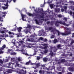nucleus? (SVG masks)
<instances>
[{"mask_svg": "<svg viewBox=\"0 0 74 74\" xmlns=\"http://www.w3.org/2000/svg\"><path fill=\"white\" fill-rule=\"evenodd\" d=\"M59 23H60L61 25H63L64 26H69V25L66 23L64 22H63L62 21H56L55 23V25L57 27L59 26Z\"/></svg>", "mask_w": 74, "mask_h": 74, "instance_id": "nucleus-1", "label": "nucleus"}, {"mask_svg": "<svg viewBox=\"0 0 74 74\" xmlns=\"http://www.w3.org/2000/svg\"><path fill=\"white\" fill-rule=\"evenodd\" d=\"M65 29L67 30L66 31L65 33L61 32V35H62V36H67V35H69V34H71V33L70 29L68 28L67 27H66Z\"/></svg>", "mask_w": 74, "mask_h": 74, "instance_id": "nucleus-2", "label": "nucleus"}, {"mask_svg": "<svg viewBox=\"0 0 74 74\" xmlns=\"http://www.w3.org/2000/svg\"><path fill=\"white\" fill-rule=\"evenodd\" d=\"M51 32H52L53 34H55L56 33V32L58 33V36H59L60 35H62V32H59V30L56 29V28L54 29L51 31Z\"/></svg>", "mask_w": 74, "mask_h": 74, "instance_id": "nucleus-3", "label": "nucleus"}, {"mask_svg": "<svg viewBox=\"0 0 74 74\" xmlns=\"http://www.w3.org/2000/svg\"><path fill=\"white\" fill-rule=\"evenodd\" d=\"M31 27H32L31 25L29 24H28L27 25V27H26L25 30H24L23 32H24V33H25L26 34H27L28 32H29L30 31V29H31Z\"/></svg>", "mask_w": 74, "mask_h": 74, "instance_id": "nucleus-4", "label": "nucleus"}, {"mask_svg": "<svg viewBox=\"0 0 74 74\" xmlns=\"http://www.w3.org/2000/svg\"><path fill=\"white\" fill-rule=\"evenodd\" d=\"M18 46H21V44L22 45V47H26V43L24 41H23L22 40H21L19 41L18 42Z\"/></svg>", "mask_w": 74, "mask_h": 74, "instance_id": "nucleus-5", "label": "nucleus"}, {"mask_svg": "<svg viewBox=\"0 0 74 74\" xmlns=\"http://www.w3.org/2000/svg\"><path fill=\"white\" fill-rule=\"evenodd\" d=\"M46 64H43L41 65V67H43V69L44 70H51V69H50L51 66H49V68H47V67H45Z\"/></svg>", "mask_w": 74, "mask_h": 74, "instance_id": "nucleus-6", "label": "nucleus"}, {"mask_svg": "<svg viewBox=\"0 0 74 74\" xmlns=\"http://www.w3.org/2000/svg\"><path fill=\"white\" fill-rule=\"evenodd\" d=\"M36 63V64L34 65V66H33V68H34V69H37V68L40 67V63L36 64V63Z\"/></svg>", "mask_w": 74, "mask_h": 74, "instance_id": "nucleus-7", "label": "nucleus"}, {"mask_svg": "<svg viewBox=\"0 0 74 74\" xmlns=\"http://www.w3.org/2000/svg\"><path fill=\"white\" fill-rule=\"evenodd\" d=\"M32 49L34 50V53L33 54V55H36V53H37V52L38 51V50H37V47H36V46H32Z\"/></svg>", "mask_w": 74, "mask_h": 74, "instance_id": "nucleus-8", "label": "nucleus"}, {"mask_svg": "<svg viewBox=\"0 0 74 74\" xmlns=\"http://www.w3.org/2000/svg\"><path fill=\"white\" fill-rule=\"evenodd\" d=\"M41 45H43V46H44V47L41 46L40 47V48H41L42 49H47L48 48V44L47 43V44H42Z\"/></svg>", "mask_w": 74, "mask_h": 74, "instance_id": "nucleus-9", "label": "nucleus"}, {"mask_svg": "<svg viewBox=\"0 0 74 74\" xmlns=\"http://www.w3.org/2000/svg\"><path fill=\"white\" fill-rule=\"evenodd\" d=\"M30 63L31 65H33L34 66L36 64V63H32V61L31 60H29V61L26 62L25 64V65H29Z\"/></svg>", "mask_w": 74, "mask_h": 74, "instance_id": "nucleus-10", "label": "nucleus"}, {"mask_svg": "<svg viewBox=\"0 0 74 74\" xmlns=\"http://www.w3.org/2000/svg\"><path fill=\"white\" fill-rule=\"evenodd\" d=\"M21 71L20 72L17 71L16 73H19L20 74H25V73H26V71L25 70L24 71V70L23 69H22Z\"/></svg>", "mask_w": 74, "mask_h": 74, "instance_id": "nucleus-11", "label": "nucleus"}, {"mask_svg": "<svg viewBox=\"0 0 74 74\" xmlns=\"http://www.w3.org/2000/svg\"><path fill=\"white\" fill-rule=\"evenodd\" d=\"M21 15L22 16V19L23 21H27L26 19H24V18L26 17V16L22 14H21Z\"/></svg>", "mask_w": 74, "mask_h": 74, "instance_id": "nucleus-12", "label": "nucleus"}, {"mask_svg": "<svg viewBox=\"0 0 74 74\" xmlns=\"http://www.w3.org/2000/svg\"><path fill=\"white\" fill-rule=\"evenodd\" d=\"M39 73L40 74H44V73H45V71L41 69L39 71Z\"/></svg>", "mask_w": 74, "mask_h": 74, "instance_id": "nucleus-13", "label": "nucleus"}, {"mask_svg": "<svg viewBox=\"0 0 74 74\" xmlns=\"http://www.w3.org/2000/svg\"><path fill=\"white\" fill-rule=\"evenodd\" d=\"M41 11H42V12H43V13H41L40 12V14H42L43 15L40 16V18H44V11H43V9H42V8L41 9Z\"/></svg>", "mask_w": 74, "mask_h": 74, "instance_id": "nucleus-14", "label": "nucleus"}, {"mask_svg": "<svg viewBox=\"0 0 74 74\" xmlns=\"http://www.w3.org/2000/svg\"><path fill=\"white\" fill-rule=\"evenodd\" d=\"M37 40V38H36V39H34L33 38H31V42H36V41Z\"/></svg>", "mask_w": 74, "mask_h": 74, "instance_id": "nucleus-15", "label": "nucleus"}, {"mask_svg": "<svg viewBox=\"0 0 74 74\" xmlns=\"http://www.w3.org/2000/svg\"><path fill=\"white\" fill-rule=\"evenodd\" d=\"M28 15H29V16H37V14L36 15H35V13H34L33 14H32L31 13H28Z\"/></svg>", "mask_w": 74, "mask_h": 74, "instance_id": "nucleus-16", "label": "nucleus"}, {"mask_svg": "<svg viewBox=\"0 0 74 74\" xmlns=\"http://www.w3.org/2000/svg\"><path fill=\"white\" fill-rule=\"evenodd\" d=\"M69 70L70 71H74V67H69Z\"/></svg>", "mask_w": 74, "mask_h": 74, "instance_id": "nucleus-17", "label": "nucleus"}, {"mask_svg": "<svg viewBox=\"0 0 74 74\" xmlns=\"http://www.w3.org/2000/svg\"><path fill=\"white\" fill-rule=\"evenodd\" d=\"M22 27H19L18 28H17V30H18V32H19V33H20L21 32V30L22 29Z\"/></svg>", "mask_w": 74, "mask_h": 74, "instance_id": "nucleus-18", "label": "nucleus"}, {"mask_svg": "<svg viewBox=\"0 0 74 74\" xmlns=\"http://www.w3.org/2000/svg\"><path fill=\"white\" fill-rule=\"evenodd\" d=\"M69 14H70V15H72V14H73V18H74V12H73H73H72V11L70 10V11H69Z\"/></svg>", "mask_w": 74, "mask_h": 74, "instance_id": "nucleus-19", "label": "nucleus"}, {"mask_svg": "<svg viewBox=\"0 0 74 74\" xmlns=\"http://www.w3.org/2000/svg\"><path fill=\"white\" fill-rule=\"evenodd\" d=\"M16 64L15 66V67H16V66H18V67H19V65H21L18 64V61H16Z\"/></svg>", "mask_w": 74, "mask_h": 74, "instance_id": "nucleus-20", "label": "nucleus"}, {"mask_svg": "<svg viewBox=\"0 0 74 74\" xmlns=\"http://www.w3.org/2000/svg\"><path fill=\"white\" fill-rule=\"evenodd\" d=\"M7 73H12V69H8L7 71Z\"/></svg>", "mask_w": 74, "mask_h": 74, "instance_id": "nucleus-21", "label": "nucleus"}, {"mask_svg": "<svg viewBox=\"0 0 74 74\" xmlns=\"http://www.w3.org/2000/svg\"><path fill=\"white\" fill-rule=\"evenodd\" d=\"M50 53H49V55H50L52 57L53 56V52H52V50L50 51Z\"/></svg>", "mask_w": 74, "mask_h": 74, "instance_id": "nucleus-22", "label": "nucleus"}, {"mask_svg": "<svg viewBox=\"0 0 74 74\" xmlns=\"http://www.w3.org/2000/svg\"><path fill=\"white\" fill-rule=\"evenodd\" d=\"M43 40V38L42 37H40L39 39H37V40L36 41V42H38L40 40Z\"/></svg>", "mask_w": 74, "mask_h": 74, "instance_id": "nucleus-23", "label": "nucleus"}, {"mask_svg": "<svg viewBox=\"0 0 74 74\" xmlns=\"http://www.w3.org/2000/svg\"><path fill=\"white\" fill-rule=\"evenodd\" d=\"M43 60L44 62H47L48 60V58L46 57H45L43 58Z\"/></svg>", "mask_w": 74, "mask_h": 74, "instance_id": "nucleus-24", "label": "nucleus"}, {"mask_svg": "<svg viewBox=\"0 0 74 74\" xmlns=\"http://www.w3.org/2000/svg\"><path fill=\"white\" fill-rule=\"evenodd\" d=\"M39 32L40 33H41L43 34H46L45 32H44V30L43 29L41 31H39Z\"/></svg>", "mask_w": 74, "mask_h": 74, "instance_id": "nucleus-25", "label": "nucleus"}, {"mask_svg": "<svg viewBox=\"0 0 74 74\" xmlns=\"http://www.w3.org/2000/svg\"><path fill=\"white\" fill-rule=\"evenodd\" d=\"M57 49H58L56 48V46L54 47V48H53V51L54 52H56Z\"/></svg>", "mask_w": 74, "mask_h": 74, "instance_id": "nucleus-26", "label": "nucleus"}, {"mask_svg": "<svg viewBox=\"0 0 74 74\" xmlns=\"http://www.w3.org/2000/svg\"><path fill=\"white\" fill-rule=\"evenodd\" d=\"M58 42V40L57 39H55L53 40V42L54 44H56V42Z\"/></svg>", "mask_w": 74, "mask_h": 74, "instance_id": "nucleus-27", "label": "nucleus"}, {"mask_svg": "<svg viewBox=\"0 0 74 74\" xmlns=\"http://www.w3.org/2000/svg\"><path fill=\"white\" fill-rule=\"evenodd\" d=\"M6 47V46L5 45H3V46L1 47V49H2V50H3V49H4Z\"/></svg>", "mask_w": 74, "mask_h": 74, "instance_id": "nucleus-28", "label": "nucleus"}, {"mask_svg": "<svg viewBox=\"0 0 74 74\" xmlns=\"http://www.w3.org/2000/svg\"><path fill=\"white\" fill-rule=\"evenodd\" d=\"M60 9L58 8L56 9V12H59L60 11Z\"/></svg>", "mask_w": 74, "mask_h": 74, "instance_id": "nucleus-29", "label": "nucleus"}, {"mask_svg": "<svg viewBox=\"0 0 74 74\" xmlns=\"http://www.w3.org/2000/svg\"><path fill=\"white\" fill-rule=\"evenodd\" d=\"M30 37H32L34 38V37H37V35H31L30 36Z\"/></svg>", "mask_w": 74, "mask_h": 74, "instance_id": "nucleus-30", "label": "nucleus"}, {"mask_svg": "<svg viewBox=\"0 0 74 74\" xmlns=\"http://www.w3.org/2000/svg\"><path fill=\"white\" fill-rule=\"evenodd\" d=\"M73 5H74V3H73ZM69 8L71 9V10H73L74 11V7L73 6H71L70 7H69Z\"/></svg>", "mask_w": 74, "mask_h": 74, "instance_id": "nucleus-31", "label": "nucleus"}, {"mask_svg": "<svg viewBox=\"0 0 74 74\" xmlns=\"http://www.w3.org/2000/svg\"><path fill=\"white\" fill-rule=\"evenodd\" d=\"M16 54V53L13 52H12L10 53L11 55H15Z\"/></svg>", "mask_w": 74, "mask_h": 74, "instance_id": "nucleus-32", "label": "nucleus"}, {"mask_svg": "<svg viewBox=\"0 0 74 74\" xmlns=\"http://www.w3.org/2000/svg\"><path fill=\"white\" fill-rule=\"evenodd\" d=\"M2 8L3 10H6V9H7V8H8V7L3 6L2 7Z\"/></svg>", "mask_w": 74, "mask_h": 74, "instance_id": "nucleus-33", "label": "nucleus"}, {"mask_svg": "<svg viewBox=\"0 0 74 74\" xmlns=\"http://www.w3.org/2000/svg\"><path fill=\"white\" fill-rule=\"evenodd\" d=\"M45 0L44 4L43 5L41 4L40 5V7H44V5H45Z\"/></svg>", "mask_w": 74, "mask_h": 74, "instance_id": "nucleus-34", "label": "nucleus"}, {"mask_svg": "<svg viewBox=\"0 0 74 74\" xmlns=\"http://www.w3.org/2000/svg\"><path fill=\"white\" fill-rule=\"evenodd\" d=\"M8 33L10 35H11V34H13V35H14L15 34H14V33L13 32H12L10 31L8 32Z\"/></svg>", "mask_w": 74, "mask_h": 74, "instance_id": "nucleus-35", "label": "nucleus"}, {"mask_svg": "<svg viewBox=\"0 0 74 74\" xmlns=\"http://www.w3.org/2000/svg\"><path fill=\"white\" fill-rule=\"evenodd\" d=\"M3 61L2 60L0 61V66H2V65L1 64H3Z\"/></svg>", "mask_w": 74, "mask_h": 74, "instance_id": "nucleus-36", "label": "nucleus"}, {"mask_svg": "<svg viewBox=\"0 0 74 74\" xmlns=\"http://www.w3.org/2000/svg\"><path fill=\"white\" fill-rule=\"evenodd\" d=\"M38 10L37 11V10H36L35 9H34V10L37 13H40V11H39V10H40V9H39V8H38Z\"/></svg>", "mask_w": 74, "mask_h": 74, "instance_id": "nucleus-37", "label": "nucleus"}, {"mask_svg": "<svg viewBox=\"0 0 74 74\" xmlns=\"http://www.w3.org/2000/svg\"><path fill=\"white\" fill-rule=\"evenodd\" d=\"M61 62L64 63V62H66V60H65V59H63L61 60Z\"/></svg>", "mask_w": 74, "mask_h": 74, "instance_id": "nucleus-38", "label": "nucleus"}, {"mask_svg": "<svg viewBox=\"0 0 74 74\" xmlns=\"http://www.w3.org/2000/svg\"><path fill=\"white\" fill-rule=\"evenodd\" d=\"M41 58V57H40L39 56H37L36 57V59L38 60H39Z\"/></svg>", "mask_w": 74, "mask_h": 74, "instance_id": "nucleus-39", "label": "nucleus"}, {"mask_svg": "<svg viewBox=\"0 0 74 74\" xmlns=\"http://www.w3.org/2000/svg\"><path fill=\"white\" fill-rule=\"evenodd\" d=\"M3 62L4 63H6V62H8V59H5V60H3Z\"/></svg>", "mask_w": 74, "mask_h": 74, "instance_id": "nucleus-40", "label": "nucleus"}, {"mask_svg": "<svg viewBox=\"0 0 74 74\" xmlns=\"http://www.w3.org/2000/svg\"><path fill=\"white\" fill-rule=\"evenodd\" d=\"M11 49H8V52H7V53H11Z\"/></svg>", "mask_w": 74, "mask_h": 74, "instance_id": "nucleus-41", "label": "nucleus"}, {"mask_svg": "<svg viewBox=\"0 0 74 74\" xmlns=\"http://www.w3.org/2000/svg\"><path fill=\"white\" fill-rule=\"evenodd\" d=\"M18 61H22V58L19 57L18 58Z\"/></svg>", "mask_w": 74, "mask_h": 74, "instance_id": "nucleus-42", "label": "nucleus"}, {"mask_svg": "<svg viewBox=\"0 0 74 74\" xmlns=\"http://www.w3.org/2000/svg\"><path fill=\"white\" fill-rule=\"evenodd\" d=\"M21 53L22 54H23V55H27L28 56H29V55H28V54H27V53L22 52Z\"/></svg>", "mask_w": 74, "mask_h": 74, "instance_id": "nucleus-43", "label": "nucleus"}, {"mask_svg": "<svg viewBox=\"0 0 74 74\" xmlns=\"http://www.w3.org/2000/svg\"><path fill=\"white\" fill-rule=\"evenodd\" d=\"M61 45L60 44H59L58 45H57V48H61Z\"/></svg>", "mask_w": 74, "mask_h": 74, "instance_id": "nucleus-44", "label": "nucleus"}, {"mask_svg": "<svg viewBox=\"0 0 74 74\" xmlns=\"http://www.w3.org/2000/svg\"><path fill=\"white\" fill-rule=\"evenodd\" d=\"M50 50H52V49H53V48L54 47H53V46H50Z\"/></svg>", "mask_w": 74, "mask_h": 74, "instance_id": "nucleus-45", "label": "nucleus"}, {"mask_svg": "<svg viewBox=\"0 0 74 74\" xmlns=\"http://www.w3.org/2000/svg\"><path fill=\"white\" fill-rule=\"evenodd\" d=\"M11 60L12 62H14L15 61V58H11Z\"/></svg>", "mask_w": 74, "mask_h": 74, "instance_id": "nucleus-46", "label": "nucleus"}, {"mask_svg": "<svg viewBox=\"0 0 74 74\" xmlns=\"http://www.w3.org/2000/svg\"><path fill=\"white\" fill-rule=\"evenodd\" d=\"M5 35L4 34L0 35V37L1 38V37H4Z\"/></svg>", "mask_w": 74, "mask_h": 74, "instance_id": "nucleus-47", "label": "nucleus"}, {"mask_svg": "<svg viewBox=\"0 0 74 74\" xmlns=\"http://www.w3.org/2000/svg\"><path fill=\"white\" fill-rule=\"evenodd\" d=\"M35 21H36V23L37 24H38L39 23L38 22V21H37V19H36Z\"/></svg>", "mask_w": 74, "mask_h": 74, "instance_id": "nucleus-48", "label": "nucleus"}, {"mask_svg": "<svg viewBox=\"0 0 74 74\" xmlns=\"http://www.w3.org/2000/svg\"><path fill=\"white\" fill-rule=\"evenodd\" d=\"M0 21L1 22H3V18L1 17H0Z\"/></svg>", "mask_w": 74, "mask_h": 74, "instance_id": "nucleus-49", "label": "nucleus"}, {"mask_svg": "<svg viewBox=\"0 0 74 74\" xmlns=\"http://www.w3.org/2000/svg\"><path fill=\"white\" fill-rule=\"evenodd\" d=\"M8 2H7L5 4H4V5L5 6H6V7H8Z\"/></svg>", "mask_w": 74, "mask_h": 74, "instance_id": "nucleus-50", "label": "nucleus"}, {"mask_svg": "<svg viewBox=\"0 0 74 74\" xmlns=\"http://www.w3.org/2000/svg\"><path fill=\"white\" fill-rule=\"evenodd\" d=\"M48 50H45V51H44V52L45 53H47V52H48Z\"/></svg>", "mask_w": 74, "mask_h": 74, "instance_id": "nucleus-51", "label": "nucleus"}, {"mask_svg": "<svg viewBox=\"0 0 74 74\" xmlns=\"http://www.w3.org/2000/svg\"><path fill=\"white\" fill-rule=\"evenodd\" d=\"M62 15L61 14H59L58 15V17L59 18H62Z\"/></svg>", "mask_w": 74, "mask_h": 74, "instance_id": "nucleus-52", "label": "nucleus"}, {"mask_svg": "<svg viewBox=\"0 0 74 74\" xmlns=\"http://www.w3.org/2000/svg\"><path fill=\"white\" fill-rule=\"evenodd\" d=\"M9 37H10V38H13V37H14V36L12 35H10L9 36Z\"/></svg>", "mask_w": 74, "mask_h": 74, "instance_id": "nucleus-53", "label": "nucleus"}, {"mask_svg": "<svg viewBox=\"0 0 74 74\" xmlns=\"http://www.w3.org/2000/svg\"><path fill=\"white\" fill-rule=\"evenodd\" d=\"M55 36L53 35H52L51 37V38H54V37H55Z\"/></svg>", "mask_w": 74, "mask_h": 74, "instance_id": "nucleus-54", "label": "nucleus"}, {"mask_svg": "<svg viewBox=\"0 0 74 74\" xmlns=\"http://www.w3.org/2000/svg\"><path fill=\"white\" fill-rule=\"evenodd\" d=\"M11 31H16V28H14L13 29L10 30Z\"/></svg>", "mask_w": 74, "mask_h": 74, "instance_id": "nucleus-55", "label": "nucleus"}, {"mask_svg": "<svg viewBox=\"0 0 74 74\" xmlns=\"http://www.w3.org/2000/svg\"><path fill=\"white\" fill-rule=\"evenodd\" d=\"M50 7H51V8H53V5H52V4H51L50 5Z\"/></svg>", "mask_w": 74, "mask_h": 74, "instance_id": "nucleus-56", "label": "nucleus"}, {"mask_svg": "<svg viewBox=\"0 0 74 74\" xmlns=\"http://www.w3.org/2000/svg\"><path fill=\"white\" fill-rule=\"evenodd\" d=\"M27 40L28 41H31V39H30L29 38H27Z\"/></svg>", "mask_w": 74, "mask_h": 74, "instance_id": "nucleus-57", "label": "nucleus"}, {"mask_svg": "<svg viewBox=\"0 0 74 74\" xmlns=\"http://www.w3.org/2000/svg\"><path fill=\"white\" fill-rule=\"evenodd\" d=\"M52 27H49V30H52Z\"/></svg>", "mask_w": 74, "mask_h": 74, "instance_id": "nucleus-58", "label": "nucleus"}, {"mask_svg": "<svg viewBox=\"0 0 74 74\" xmlns=\"http://www.w3.org/2000/svg\"><path fill=\"white\" fill-rule=\"evenodd\" d=\"M4 53V51H0V54H2V53Z\"/></svg>", "mask_w": 74, "mask_h": 74, "instance_id": "nucleus-59", "label": "nucleus"}, {"mask_svg": "<svg viewBox=\"0 0 74 74\" xmlns=\"http://www.w3.org/2000/svg\"><path fill=\"white\" fill-rule=\"evenodd\" d=\"M67 18H63V19L64 20H65L66 22L67 21Z\"/></svg>", "mask_w": 74, "mask_h": 74, "instance_id": "nucleus-60", "label": "nucleus"}, {"mask_svg": "<svg viewBox=\"0 0 74 74\" xmlns=\"http://www.w3.org/2000/svg\"><path fill=\"white\" fill-rule=\"evenodd\" d=\"M13 65L12 66V67L11 66L10 67V69H14V68H13Z\"/></svg>", "mask_w": 74, "mask_h": 74, "instance_id": "nucleus-61", "label": "nucleus"}, {"mask_svg": "<svg viewBox=\"0 0 74 74\" xmlns=\"http://www.w3.org/2000/svg\"><path fill=\"white\" fill-rule=\"evenodd\" d=\"M60 69H61V68H58L57 70H59L60 71Z\"/></svg>", "mask_w": 74, "mask_h": 74, "instance_id": "nucleus-62", "label": "nucleus"}, {"mask_svg": "<svg viewBox=\"0 0 74 74\" xmlns=\"http://www.w3.org/2000/svg\"><path fill=\"white\" fill-rule=\"evenodd\" d=\"M22 69H28V68H26L25 66H23L22 67Z\"/></svg>", "mask_w": 74, "mask_h": 74, "instance_id": "nucleus-63", "label": "nucleus"}, {"mask_svg": "<svg viewBox=\"0 0 74 74\" xmlns=\"http://www.w3.org/2000/svg\"><path fill=\"white\" fill-rule=\"evenodd\" d=\"M47 39L45 38V39L44 40V42H47Z\"/></svg>", "mask_w": 74, "mask_h": 74, "instance_id": "nucleus-64", "label": "nucleus"}]
</instances>
